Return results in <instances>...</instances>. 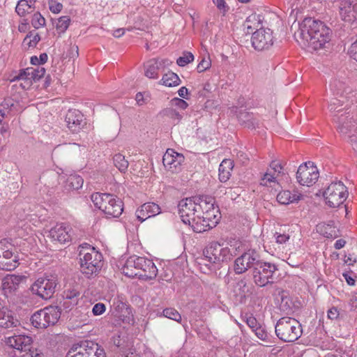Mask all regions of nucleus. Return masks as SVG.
Listing matches in <instances>:
<instances>
[{"instance_id":"b1692460","label":"nucleus","mask_w":357,"mask_h":357,"mask_svg":"<svg viewBox=\"0 0 357 357\" xmlns=\"http://www.w3.org/2000/svg\"><path fill=\"white\" fill-rule=\"evenodd\" d=\"M172 62L169 59H154L146 64L145 75L151 79L158 78V70L169 66Z\"/></svg>"},{"instance_id":"5fc2aeb1","label":"nucleus","mask_w":357,"mask_h":357,"mask_svg":"<svg viewBox=\"0 0 357 357\" xmlns=\"http://www.w3.org/2000/svg\"><path fill=\"white\" fill-rule=\"evenodd\" d=\"M214 4L217 6L218 9L220 10L223 15L228 10L229 7L227 6L225 0H213Z\"/></svg>"},{"instance_id":"c9c22d12","label":"nucleus","mask_w":357,"mask_h":357,"mask_svg":"<svg viewBox=\"0 0 357 357\" xmlns=\"http://www.w3.org/2000/svg\"><path fill=\"white\" fill-rule=\"evenodd\" d=\"M300 199V196L296 194L292 195L289 190H282L277 195V200L281 204H289L298 202Z\"/></svg>"},{"instance_id":"aec40b11","label":"nucleus","mask_w":357,"mask_h":357,"mask_svg":"<svg viewBox=\"0 0 357 357\" xmlns=\"http://www.w3.org/2000/svg\"><path fill=\"white\" fill-rule=\"evenodd\" d=\"M144 257L131 256L126 261L122 268L123 274L128 278L138 277L140 267L143 266Z\"/></svg>"},{"instance_id":"72a5a7b5","label":"nucleus","mask_w":357,"mask_h":357,"mask_svg":"<svg viewBox=\"0 0 357 357\" xmlns=\"http://www.w3.org/2000/svg\"><path fill=\"white\" fill-rule=\"evenodd\" d=\"M15 251V247L7 239L0 241V259L1 260L17 255Z\"/></svg>"},{"instance_id":"a19ab883","label":"nucleus","mask_w":357,"mask_h":357,"mask_svg":"<svg viewBox=\"0 0 357 357\" xmlns=\"http://www.w3.org/2000/svg\"><path fill=\"white\" fill-rule=\"evenodd\" d=\"M164 116L172 119L175 123H178L182 119V114L173 107H167L162 110Z\"/></svg>"},{"instance_id":"bf43d9fd","label":"nucleus","mask_w":357,"mask_h":357,"mask_svg":"<svg viewBox=\"0 0 357 357\" xmlns=\"http://www.w3.org/2000/svg\"><path fill=\"white\" fill-rule=\"evenodd\" d=\"M270 167L272 170H273V174H277L278 176L282 173V167L280 163L277 161H272L270 164Z\"/></svg>"},{"instance_id":"bb28decb","label":"nucleus","mask_w":357,"mask_h":357,"mask_svg":"<svg viewBox=\"0 0 357 357\" xmlns=\"http://www.w3.org/2000/svg\"><path fill=\"white\" fill-rule=\"evenodd\" d=\"M112 310L116 317L123 321H125L126 318L130 313V309L128 307L126 303L119 298L113 300Z\"/></svg>"},{"instance_id":"1a4fd4ad","label":"nucleus","mask_w":357,"mask_h":357,"mask_svg":"<svg viewBox=\"0 0 357 357\" xmlns=\"http://www.w3.org/2000/svg\"><path fill=\"white\" fill-rule=\"evenodd\" d=\"M276 271H278V268L275 264L261 259L257 266H256L252 271L253 282L260 287L272 284Z\"/></svg>"},{"instance_id":"6ab92c4d","label":"nucleus","mask_w":357,"mask_h":357,"mask_svg":"<svg viewBox=\"0 0 357 357\" xmlns=\"http://www.w3.org/2000/svg\"><path fill=\"white\" fill-rule=\"evenodd\" d=\"M84 120V115L77 109H69L66 114L67 126L73 132H77L83 128Z\"/></svg>"},{"instance_id":"f03ea898","label":"nucleus","mask_w":357,"mask_h":357,"mask_svg":"<svg viewBox=\"0 0 357 357\" xmlns=\"http://www.w3.org/2000/svg\"><path fill=\"white\" fill-rule=\"evenodd\" d=\"M199 197H192L181 200L178 204V214L181 220L185 225L191 226L193 231L197 233L204 231L201 224L200 215L203 214L201 206L197 202Z\"/></svg>"},{"instance_id":"37998d69","label":"nucleus","mask_w":357,"mask_h":357,"mask_svg":"<svg viewBox=\"0 0 357 357\" xmlns=\"http://www.w3.org/2000/svg\"><path fill=\"white\" fill-rule=\"evenodd\" d=\"M164 317L174 320L177 322H181V316L177 310L174 308H166L163 310Z\"/></svg>"},{"instance_id":"603ef678","label":"nucleus","mask_w":357,"mask_h":357,"mask_svg":"<svg viewBox=\"0 0 357 357\" xmlns=\"http://www.w3.org/2000/svg\"><path fill=\"white\" fill-rule=\"evenodd\" d=\"M211 61L209 59V58H208V59L203 58L197 66V71L199 73L204 72V71L206 70L207 69H208L211 67Z\"/></svg>"},{"instance_id":"5701e85b","label":"nucleus","mask_w":357,"mask_h":357,"mask_svg":"<svg viewBox=\"0 0 357 357\" xmlns=\"http://www.w3.org/2000/svg\"><path fill=\"white\" fill-rule=\"evenodd\" d=\"M250 292V287L245 278H243L237 281L234 285L231 290L235 301L238 303H243L245 302L247 294Z\"/></svg>"},{"instance_id":"c85d7f7f","label":"nucleus","mask_w":357,"mask_h":357,"mask_svg":"<svg viewBox=\"0 0 357 357\" xmlns=\"http://www.w3.org/2000/svg\"><path fill=\"white\" fill-rule=\"evenodd\" d=\"M237 116L239 123L248 128L254 129L258 125V121L254 117L252 113L240 110Z\"/></svg>"},{"instance_id":"a18cd8bd","label":"nucleus","mask_w":357,"mask_h":357,"mask_svg":"<svg viewBox=\"0 0 357 357\" xmlns=\"http://www.w3.org/2000/svg\"><path fill=\"white\" fill-rule=\"evenodd\" d=\"M194 56L191 52H185L182 56L177 59L176 63L179 66H185V65L193 61Z\"/></svg>"},{"instance_id":"f257e3e1","label":"nucleus","mask_w":357,"mask_h":357,"mask_svg":"<svg viewBox=\"0 0 357 357\" xmlns=\"http://www.w3.org/2000/svg\"><path fill=\"white\" fill-rule=\"evenodd\" d=\"M331 30L324 22L307 17L299 24L294 38L301 45L317 50L331 40Z\"/></svg>"},{"instance_id":"f704fd0d","label":"nucleus","mask_w":357,"mask_h":357,"mask_svg":"<svg viewBox=\"0 0 357 357\" xmlns=\"http://www.w3.org/2000/svg\"><path fill=\"white\" fill-rule=\"evenodd\" d=\"M196 262L199 266L201 271L204 273L214 271L218 268L209 258L206 257V255L203 254L202 257H198Z\"/></svg>"},{"instance_id":"a878e982","label":"nucleus","mask_w":357,"mask_h":357,"mask_svg":"<svg viewBox=\"0 0 357 357\" xmlns=\"http://www.w3.org/2000/svg\"><path fill=\"white\" fill-rule=\"evenodd\" d=\"M17 324L19 321L14 318L13 312L6 307L0 306V327L8 328Z\"/></svg>"},{"instance_id":"393cba45","label":"nucleus","mask_w":357,"mask_h":357,"mask_svg":"<svg viewBox=\"0 0 357 357\" xmlns=\"http://www.w3.org/2000/svg\"><path fill=\"white\" fill-rule=\"evenodd\" d=\"M143 266L140 267L138 277L139 279L152 280L157 275L158 269L155 264L150 259L144 257Z\"/></svg>"},{"instance_id":"20e7f679","label":"nucleus","mask_w":357,"mask_h":357,"mask_svg":"<svg viewBox=\"0 0 357 357\" xmlns=\"http://www.w3.org/2000/svg\"><path fill=\"white\" fill-rule=\"evenodd\" d=\"M331 90L336 97L333 98L329 102L328 109L331 112H337V114L342 113L339 107L346 104L357 103V93L349 86L344 82L334 80L331 84Z\"/></svg>"},{"instance_id":"13d9d810","label":"nucleus","mask_w":357,"mask_h":357,"mask_svg":"<svg viewBox=\"0 0 357 357\" xmlns=\"http://www.w3.org/2000/svg\"><path fill=\"white\" fill-rule=\"evenodd\" d=\"M105 311V305L103 303H96L92 310L94 315H100Z\"/></svg>"},{"instance_id":"7ed1b4c3","label":"nucleus","mask_w":357,"mask_h":357,"mask_svg":"<svg viewBox=\"0 0 357 357\" xmlns=\"http://www.w3.org/2000/svg\"><path fill=\"white\" fill-rule=\"evenodd\" d=\"M80 271L87 278L96 276L102 266V255L95 248L85 243L79 252Z\"/></svg>"},{"instance_id":"6e6d98bb","label":"nucleus","mask_w":357,"mask_h":357,"mask_svg":"<svg viewBox=\"0 0 357 357\" xmlns=\"http://www.w3.org/2000/svg\"><path fill=\"white\" fill-rule=\"evenodd\" d=\"M255 335L257 337L264 341H266L268 338V335L267 332L265 331L264 328H262L261 326L257 327L255 330H254Z\"/></svg>"},{"instance_id":"3c124183","label":"nucleus","mask_w":357,"mask_h":357,"mask_svg":"<svg viewBox=\"0 0 357 357\" xmlns=\"http://www.w3.org/2000/svg\"><path fill=\"white\" fill-rule=\"evenodd\" d=\"M49 8L53 13H59L63 8V5L56 0H48Z\"/></svg>"},{"instance_id":"0e129e2a","label":"nucleus","mask_w":357,"mask_h":357,"mask_svg":"<svg viewBox=\"0 0 357 357\" xmlns=\"http://www.w3.org/2000/svg\"><path fill=\"white\" fill-rule=\"evenodd\" d=\"M79 296V292L77 290H72L65 292V298L66 299L72 300Z\"/></svg>"},{"instance_id":"ea45409f","label":"nucleus","mask_w":357,"mask_h":357,"mask_svg":"<svg viewBox=\"0 0 357 357\" xmlns=\"http://www.w3.org/2000/svg\"><path fill=\"white\" fill-rule=\"evenodd\" d=\"M113 161L115 167L119 169L121 172H126L128 167V162L126 160L125 156L121 153L114 155Z\"/></svg>"},{"instance_id":"4468645a","label":"nucleus","mask_w":357,"mask_h":357,"mask_svg":"<svg viewBox=\"0 0 357 357\" xmlns=\"http://www.w3.org/2000/svg\"><path fill=\"white\" fill-rule=\"evenodd\" d=\"M203 253L206 255V257L209 258L217 266L220 262L230 260L232 257L230 249L218 242L211 243L203 250Z\"/></svg>"},{"instance_id":"423d86ee","label":"nucleus","mask_w":357,"mask_h":357,"mask_svg":"<svg viewBox=\"0 0 357 357\" xmlns=\"http://www.w3.org/2000/svg\"><path fill=\"white\" fill-rule=\"evenodd\" d=\"M275 331L277 337L284 342L297 340L303 332L299 321L289 317L280 318L276 323Z\"/></svg>"},{"instance_id":"864d4df0","label":"nucleus","mask_w":357,"mask_h":357,"mask_svg":"<svg viewBox=\"0 0 357 357\" xmlns=\"http://www.w3.org/2000/svg\"><path fill=\"white\" fill-rule=\"evenodd\" d=\"M245 319L246 324L250 328L252 329V331L255 330L257 327L260 326L257 319L252 314H246Z\"/></svg>"},{"instance_id":"c03bdc74","label":"nucleus","mask_w":357,"mask_h":357,"mask_svg":"<svg viewBox=\"0 0 357 357\" xmlns=\"http://www.w3.org/2000/svg\"><path fill=\"white\" fill-rule=\"evenodd\" d=\"M31 24L35 29L43 27L45 24V19L38 12L33 14L31 19Z\"/></svg>"},{"instance_id":"f8f14e48","label":"nucleus","mask_w":357,"mask_h":357,"mask_svg":"<svg viewBox=\"0 0 357 357\" xmlns=\"http://www.w3.org/2000/svg\"><path fill=\"white\" fill-rule=\"evenodd\" d=\"M319 173L317 167L311 161L301 164L296 172V181L303 186H312L318 180Z\"/></svg>"},{"instance_id":"79ce46f5","label":"nucleus","mask_w":357,"mask_h":357,"mask_svg":"<svg viewBox=\"0 0 357 357\" xmlns=\"http://www.w3.org/2000/svg\"><path fill=\"white\" fill-rule=\"evenodd\" d=\"M32 68H27L26 69H22L19 73L12 78L10 79V82H16L18 80H25L31 79V74H32Z\"/></svg>"},{"instance_id":"473e14b6","label":"nucleus","mask_w":357,"mask_h":357,"mask_svg":"<svg viewBox=\"0 0 357 357\" xmlns=\"http://www.w3.org/2000/svg\"><path fill=\"white\" fill-rule=\"evenodd\" d=\"M83 178L77 174H70L65 181L64 189L67 191L77 190L83 185Z\"/></svg>"},{"instance_id":"6e6552de","label":"nucleus","mask_w":357,"mask_h":357,"mask_svg":"<svg viewBox=\"0 0 357 357\" xmlns=\"http://www.w3.org/2000/svg\"><path fill=\"white\" fill-rule=\"evenodd\" d=\"M61 310L57 306H48L36 311L31 317L32 325L37 328H46L57 323Z\"/></svg>"},{"instance_id":"39448f33","label":"nucleus","mask_w":357,"mask_h":357,"mask_svg":"<svg viewBox=\"0 0 357 357\" xmlns=\"http://www.w3.org/2000/svg\"><path fill=\"white\" fill-rule=\"evenodd\" d=\"M91 199L107 218H118L123 212L122 201L113 195L96 192L91 195Z\"/></svg>"},{"instance_id":"e2e57ef3","label":"nucleus","mask_w":357,"mask_h":357,"mask_svg":"<svg viewBox=\"0 0 357 357\" xmlns=\"http://www.w3.org/2000/svg\"><path fill=\"white\" fill-rule=\"evenodd\" d=\"M338 316H339V312H338L337 307H333L328 310V317L330 319H332V320L335 319L338 317Z\"/></svg>"},{"instance_id":"0eeeda50","label":"nucleus","mask_w":357,"mask_h":357,"mask_svg":"<svg viewBox=\"0 0 357 357\" xmlns=\"http://www.w3.org/2000/svg\"><path fill=\"white\" fill-rule=\"evenodd\" d=\"M200 199L197 202L199 206H201V211L203 214H201L200 220L204 231L213 228L216 225L219 220V208L215 206L214 197L208 195L199 196Z\"/></svg>"},{"instance_id":"2eb2a0df","label":"nucleus","mask_w":357,"mask_h":357,"mask_svg":"<svg viewBox=\"0 0 357 357\" xmlns=\"http://www.w3.org/2000/svg\"><path fill=\"white\" fill-rule=\"evenodd\" d=\"M273 32L269 29H259L251 38L252 45L257 51H264L273 46L274 43Z\"/></svg>"},{"instance_id":"58836bf2","label":"nucleus","mask_w":357,"mask_h":357,"mask_svg":"<svg viewBox=\"0 0 357 357\" xmlns=\"http://www.w3.org/2000/svg\"><path fill=\"white\" fill-rule=\"evenodd\" d=\"M18 260L17 255L3 260L0 259V268L6 271H13L18 266Z\"/></svg>"},{"instance_id":"338daca9","label":"nucleus","mask_w":357,"mask_h":357,"mask_svg":"<svg viewBox=\"0 0 357 357\" xmlns=\"http://www.w3.org/2000/svg\"><path fill=\"white\" fill-rule=\"evenodd\" d=\"M30 352L31 357H42L43 356V354L42 351L38 349H29L28 350Z\"/></svg>"},{"instance_id":"cd10ccee","label":"nucleus","mask_w":357,"mask_h":357,"mask_svg":"<svg viewBox=\"0 0 357 357\" xmlns=\"http://www.w3.org/2000/svg\"><path fill=\"white\" fill-rule=\"evenodd\" d=\"M89 344L93 345V342L83 341L80 344L73 345L67 353L68 357H76L77 355L82 357H89L92 354V349H90L89 351H85V348L89 347Z\"/></svg>"},{"instance_id":"49530a36","label":"nucleus","mask_w":357,"mask_h":357,"mask_svg":"<svg viewBox=\"0 0 357 357\" xmlns=\"http://www.w3.org/2000/svg\"><path fill=\"white\" fill-rule=\"evenodd\" d=\"M70 19L68 16L61 17L56 24V29L61 32H64L70 24Z\"/></svg>"},{"instance_id":"9d476101","label":"nucleus","mask_w":357,"mask_h":357,"mask_svg":"<svg viewBox=\"0 0 357 357\" xmlns=\"http://www.w3.org/2000/svg\"><path fill=\"white\" fill-rule=\"evenodd\" d=\"M347 195V188L341 181L331 183L323 193L326 204L332 208L343 204Z\"/></svg>"},{"instance_id":"09e8293b","label":"nucleus","mask_w":357,"mask_h":357,"mask_svg":"<svg viewBox=\"0 0 357 357\" xmlns=\"http://www.w3.org/2000/svg\"><path fill=\"white\" fill-rule=\"evenodd\" d=\"M32 74H31V79L32 81L36 82L41 79L45 74V69L42 66H37L36 68H32Z\"/></svg>"},{"instance_id":"dca6fc26","label":"nucleus","mask_w":357,"mask_h":357,"mask_svg":"<svg viewBox=\"0 0 357 357\" xmlns=\"http://www.w3.org/2000/svg\"><path fill=\"white\" fill-rule=\"evenodd\" d=\"M183 162L184 156L170 149L167 150L162 158L164 166L172 172H178Z\"/></svg>"},{"instance_id":"e433bc0d","label":"nucleus","mask_w":357,"mask_h":357,"mask_svg":"<svg viewBox=\"0 0 357 357\" xmlns=\"http://www.w3.org/2000/svg\"><path fill=\"white\" fill-rule=\"evenodd\" d=\"M318 231L328 238H335L338 236L336 227L331 224H324L317 226Z\"/></svg>"},{"instance_id":"a211bd4d","label":"nucleus","mask_w":357,"mask_h":357,"mask_svg":"<svg viewBox=\"0 0 357 357\" xmlns=\"http://www.w3.org/2000/svg\"><path fill=\"white\" fill-rule=\"evenodd\" d=\"M340 15L345 22L357 20V0H342L340 5Z\"/></svg>"},{"instance_id":"69168bd1","label":"nucleus","mask_w":357,"mask_h":357,"mask_svg":"<svg viewBox=\"0 0 357 357\" xmlns=\"http://www.w3.org/2000/svg\"><path fill=\"white\" fill-rule=\"evenodd\" d=\"M349 306L351 311H354L357 308V296H352L349 301Z\"/></svg>"},{"instance_id":"9b49d317","label":"nucleus","mask_w":357,"mask_h":357,"mask_svg":"<svg viewBox=\"0 0 357 357\" xmlns=\"http://www.w3.org/2000/svg\"><path fill=\"white\" fill-rule=\"evenodd\" d=\"M58 284L56 276L39 278L31 286V291L40 298L47 300L52 297Z\"/></svg>"},{"instance_id":"4c0bfd02","label":"nucleus","mask_w":357,"mask_h":357,"mask_svg":"<svg viewBox=\"0 0 357 357\" xmlns=\"http://www.w3.org/2000/svg\"><path fill=\"white\" fill-rule=\"evenodd\" d=\"M180 82L178 76L172 71L165 73L160 81L163 85L169 87L178 86Z\"/></svg>"},{"instance_id":"7c9ffc66","label":"nucleus","mask_w":357,"mask_h":357,"mask_svg":"<svg viewBox=\"0 0 357 357\" xmlns=\"http://www.w3.org/2000/svg\"><path fill=\"white\" fill-rule=\"evenodd\" d=\"M36 0H20L15 8V11L20 17L33 12Z\"/></svg>"},{"instance_id":"ddd939ff","label":"nucleus","mask_w":357,"mask_h":357,"mask_svg":"<svg viewBox=\"0 0 357 357\" xmlns=\"http://www.w3.org/2000/svg\"><path fill=\"white\" fill-rule=\"evenodd\" d=\"M260 261L259 254L254 250H249L236 259L234 270L236 274L244 273L248 269L252 271Z\"/></svg>"},{"instance_id":"c756f323","label":"nucleus","mask_w":357,"mask_h":357,"mask_svg":"<svg viewBox=\"0 0 357 357\" xmlns=\"http://www.w3.org/2000/svg\"><path fill=\"white\" fill-rule=\"evenodd\" d=\"M22 278L20 276L8 275L2 280V289L4 291L5 294L10 293L17 288Z\"/></svg>"},{"instance_id":"412c9836","label":"nucleus","mask_w":357,"mask_h":357,"mask_svg":"<svg viewBox=\"0 0 357 357\" xmlns=\"http://www.w3.org/2000/svg\"><path fill=\"white\" fill-rule=\"evenodd\" d=\"M6 342L8 346L20 353L22 351L26 352L32 343V338L25 335H15L9 337Z\"/></svg>"},{"instance_id":"f3484780","label":"nucleus","mask_w":357,"mask_h":357,"mask_svg":"<svg viewBox=\"0 0 357 357\" xmlns=\"http://www.w3.org/2000/svg\"><path fill=\"white\" fill-rule=\"evenodd\" d=\"M72 228L66 223H60L52 227L49 231V236L55 241L65 243L71 240Z\"/></svg>"},{"instance_id":"680f3d73","label":"nucleus","mask_w":357,"mask_h":357,"mask_svg":"<svg viewBox=\"0 0 357 357\" xmlns=\"http://www.w3.org/2000/svg\"><path fill=\"white\" fill-rule=\"evenodd\" d=\"M349 54L351 58L357 61V40L350 46Z\"/></svg>"},{"instance_id":"774afa93","label":"nucleus","mask_w":357,"mask_h":357,"mask_svg":"<svg viewBox=\"0 0 357 357\" xmlns=\"http://www.w3.org/2000/svg\"><path fill=\"white\" fill-rule=\"evenodd\" d=\"M95 356L96 357H106V354L102 348H100L98 345L95 351Z\"/></svg>"},{"instance_id":"052dcab7","label":"nucleus","mask_w":357,"mask_h":357,"mask_svg":"<svg viewBox=\"0 0 357 357\" xmlns=\"http://www.w3.org/2000/svg\"><path fill=\"white\" fill-rule=\"evenodd\" d=\"M275 237L276 242L280 244L284 243L289 239V236L288 234H280L278 232L275 234Z\"/></svg>"},{"instance_id":"4d7b16f0","label":"nucleus","mask_w":357,"mask_h":357,"mask_svg":"<svg viewBox=\"0 0 357 357\" xmlns=\"http://www.w3.org/2000/svg\"><path fill=\"white\" fill-rule=\"evenodd\" d=\"M171 103L172 106H176L181 109H185L188 106V104L185 100L178 98L172 99Z\"/></svg>"},{"instance_id":"8fccbe9b","label":"nucleus","mask_w":357,"mask_h":357,"mask_svg":"<svg viewBox=\"0 0 357 357\" xmlns=\"http://www.w3.org/2000/svg\"><path fill=\"white\" fill-rule=\"evenodd\" d=\"M276 176L271 172L265 173L261 178L260 184L261 185L268 186L273 182H275Z\"/></svg>"},{"instance_id":"4be33fe9","label":"nucleus","mask_w":357,"mask_h":357,"mask_svg":"<svg viewBox=\"0 0 357 357\" xmlns=\"http://www.w3.org/2000/svg\"><path fill=\"white\" fill-rule=\"evenodd\" d=\"M160 207L154 202H147L142 204L139 208L136 211L137 218L140 222H144L146 219L154 217L160 213Z\"/></svg>"},{"instance_id":"de8ad7c7","label":"nucleus","mask_w":357,"mask_h":357,"mask_svg":"<svg viewBox=\"0 0 357 357\" xmlns=\"http://www.w3.org/2000/svg\"><path fill=\"white\" fill-rule=\"evenodd\" d=\"M28 40L29 41L27 42V45L29 46V47H34L40 41V37L38 35V33L33 35L32 32H30L29 34H28L24 38V43H26Z\"/></svg>"},{"instance_id":"2f4dec72","label":"nucleus","mask_w":357,"mask_h":357,"mask_svg":"<svg viewBox=\"0 0 357 357\" xmlns=\"http://www.w3.org/2000/svg\"><path fill=\"white\" fill-rule=\"evenodd\" d=\"M234 167L233 161L225 159L219 166V179L221 182L227 181L231 176V172Z\"/></svg>"}]
</instances>
